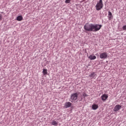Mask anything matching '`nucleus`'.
<instances>
[{
    "label": "nucleus",
    "mask_w": 126,
    "mask_h": 126,
    "mask_svg": "<svg viewBox=\"0 0 126 126\" xmlns=\"http://www.w3.org/2000/svg\"><path fill=\"white\" fill-rule=\"evenodd\" d=\"M78 93H74L70 94L69 101L72 103L75 102L78 99Z\"/></svg>",
    "instance_id": "1"
},
{
    "label": "nucleus",
    "mask_w": 126,
    "mask_h": 126,
    "mask_svg": "<svg viewBox=\"0 0 126 126\" xmlns=\"http://www.w3.org/2000/svg\"><path fill=\"white\" fill-rule=\"evenodd\" d=\"M104 4L102 0H99L96 4L95 7L97 11H99L103 8Z\"/></svg>",
    "instance_id": "2"
},
{
    "label": "nucleus",
    "mask_w": 126,
    "mask_h": 126,
    "mask_svg": "<svg viewBox=\"0 0 126 126\" xmlns=\"http://www.w3.org/2000/svg\"><path fill=\"white\" fill-rule=\"evenodd\" d=\"M102 27V25L93 24L92 32H97L101 29Z\"/></svg>",
    "instance_id": "3"
},
{
    "label": "nucleus",
    "mask_w": 126,
    "mask_h": 126,
    "mask_svg": "<svg viewBox=\"0 0 126 126\" xmlns=\"http://www.w3.org/2000/svg\"><path fill=\"white\" fill-rule=\"evenodd\" d=\"M84 29L86 31L93 32V23H86L84 26Z\"/></svg>",
    "instance_id": "4"
},
{
    "label": "nucleus",
    "mask_w": 126,
    "mask_h": 126,
    "mask_svg": "<svg viewBox=\"0 0 126 126\" xmlns=\"http://www.w3.org/2000/svg\"><path fill=\"white\" fill-rule=\"evenodd\" d=\"M100 58L101 59L105 60L107 59L108 54L106 52L100 53Z\"/></svg>",
    "instance_id": "5"
},
{
    "label": "nucleus",
    "mask_w": 126,
    "mask_h": 126,
    "mask_svg": "<svg viewBox=\"0 0 126 126\" xmlns=\"http://www.w3.org/2000/svg\"><path fill=\"white\" fill-rule=\"evenodd\" d=\"M89 77H90L91 79H95L97 77V75L96 73H94V72H93L92 73H91V74H90Z\"/></svg>",
    "instance_id": "6"
},
{
    "label": "nucleus",
    "mask_w": 126,
    "mask_h": 126,
    "mask_svg": "<svg viewBox=\"0 0 126 126\" xmlns=\"http://www.w3.org/2000/svg\"><path fill=\"white\" fill-rule=\"evenodd\" d=\"M122 105H117L116 106H115L113 111L115 112H118L122 108Z\"/></svg>",
    "instance_id": "7"
},
{
    "label": "nucleus",
    "mask_w": 126,
    "mask_h": 126,
    "mask_svg": "<svg viewBox=\"0 0 126 126\" xmlns=\"http://www.w3.org/2000/svg\"><path fill=\"white\" fill-rule=\"evenodd\" d=\"M108 98V95L106 94H104L101 96V100L103 101H105Z\"/></svg>",
    "instance_id": "8"
},
{
    "label": "nucleus",
    "mask_w": 126,
    "mask_h": 126,
    "mask_svg": "<svg viewBox=\"0 0 126 126\" xmlns=\"http://www.w3.org/2000/svg\"><path fill=\"white\" fill-rule=\"evenodd\" d=\"M72 106L71 102H70V101H67V102H65L64 103V108H70Z\"/></svg>",
    "instance_id": "9"
},
{
    "label": "nucleus",
    "mask_w": 126,
    "mask_h": 126,
    "mask_svg": "<svg viewBox=\"0 0 126 126\" xmlns=\"http://www.w3.org/2000/svg\"><path fill=\"white\" fill-rule=\"evenodd\" d=\"M88 58L90 60H94L96 59V57L95 55H91L89 56Z\"/></svg>",
    "instance_id": "10"
},
{
    "label": "nucleus",
    "mask_w": 126,
    "mask_h": 126,
    "mask_svg": "<svg viewBox=\"0 0 126 126\" xmlns=\"http://www.w3.org/2000/svg\"><path fill=\"white\" fill-rule=\"evenodd\" d=\"M92 108L94 110H95L98 108V105L97 104H93Z\"/></svg>",
    "instance_id": "11"
},
{
    "label": "nucleus",
    "mask_w": 126,
    "mask_h": 126,
    "mask_svg": "<svg viewBox=\"0 0 126 126\" xmlns=\"http://www.w3.org/2000/svg\"><path fill=\"white\" fill-rule=\"evenodd\" d=\"M23 17L21 15H19L16 17V20L18 21H21L23 20Z\"/></svg>",
    "instance_id": "12"
},
{
    "label": "nucleus",
    "mask_w": 126,
    "mask_h": 126,
    "mask_svg": "<svg viewBox=\"0 0 126 126\" xmlns=\"http://www.w3.org/2000/svg\"><path fill=\"white\" fill-rule=\"evenodd\" d=\"M51 125L54 126H57L58 125V122H57L55 120H53L51 123Z\"/></svg>",
    "instance_id": "13"
},
{
    "label": "nucleus",
    "mask_w": 126,
    "mask_h": 126,
    "mask_svg": "<svg viewBox=\"0 0 126 126\" xmlns=\"http://www.w3.org/2000/svg\"><path fill=\"white\" fill-rule=\"evenodd\" d=\"M42 73L44 75H46L47 74V69H43Z\"/></svg>",
    "instance_id": "14"
},
{
    "label": "nucleus",
    "mask_w": 126,
    "mask_h": 126,
    "mask_svg": "<svg viewBox=\"0 0 126 126\" xmlns=\"http://www.w3.org/2000/svg\"><path fill=\"white\" fill-rule=\"evenodd\" d=\"M71 2V0H65V3L66 4L70 3Z\"/></svg>",
    "instance_id": "15"
},
{
    "label": "nucleus",
    "mask_w": 126,
    "mask_h": 126,
    "mask_svg": "<svg viewBox=\"0 0 126 126\" xmlns=\"http://www.w3.org/2000/svg\"><path fill=\"white\" fill-rule=\"evenodd\" d=\"M108 16H111V17H113V14L110 11H108Z\"/></svg>",
    "instance_id": "16"
},
{
    "label": "nucleus",
    "mask_w": 126,
    "mask_h": 126,
    "mask_svg": "<svg viewBox=\"0 0 126 126\" xmlns=\"http://www.w3.org/2000/svg\"><path fill=\"white\" fill-rule=\"evenodd\" d=\"M122 29L123 31H126V25L123 26Z\"/></svg>",
    "instance_id": "17"
},
{
    "label": "nucleus",
    "mask_w": 126,
    "mask_h": 126,
    "mask_svg": "<svg viewBox=\"0 0 126 126\" xmlns=\"http://www.w3.org/2000/svg\"><path fill=\"white\" fill-rule=\"evenodd\" d=\"M112 16H109V17H108V20H111V19H112Z\"/></svg>",
    "instance_id": "18"
},
{
    "label": "nucleus",
    "mask_w": 126,
    "mask_h": 126,
    "mask_svg": "<svg viewBox=\"0 0 126 126\" xmlns=\"http://www.w3.org/2000/svg\"><path fill=\"white\" fill-rule=\"evenodd\" d=\"M83 96L84 97H86V96H88V94H83Z\"/></svg>",
    "instance_id": "19"
},
{
    "label": "nucleus",
    "mask_w": 126,
    "mask_h": 126,
    "mask_svg": "<svg viewBox=\"0 0 126 126\" xmlns=\"http://www.w3.org/2000/svg\"><path fill=\"white\" fill-rule=\"evenodd\" d=\"M2 18V15H1V14H0V21L1 20Z\"/></svg>",
    "instance_id": "20"
},
{
    "label": "nucleus",
    "mask_w": 126,
    "mask_h": 126,
    "mask_svg": "<svg viewBox=\"0 0 126 126\" xmlns=\"http://www.w3.org/2000/svg\"><path fill=\"white\" fill-rule=\"evenodd\" d=\"M1 43V41L0 40V44Z\"/></svg>",
    "instance_id": "21"
},
{
    "label": "nucleus",
    "mask_w": 126,
    "mask_h": 126,
    "mask_svg": "<svg viewBox=\"0 0 126 126\" xmlns=\"http://www.w3.org/2000/svg\"><path fill=\"white\" fill-rule=\"evenodd\" d=\"M1 13H3V12H1Z\"/></svg>",
    "instance_id": "22"
}]
</instances>
